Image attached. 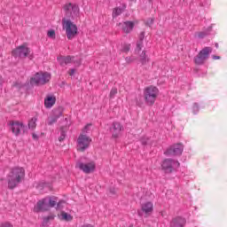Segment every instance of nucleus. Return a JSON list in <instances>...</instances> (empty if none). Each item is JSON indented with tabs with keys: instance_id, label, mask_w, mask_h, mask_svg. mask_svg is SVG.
<instances>
[{
	"instance_id": "nucleus-4",
	"label": "nucleus",
	"mask_w": 227,
	"mask_h": 227,
	"mask_svg": "<svg viewBox=\"0 0 227 227\" xmlns=\"http://www.w3.org/2000/svg\"><path fill=\"white\" fill-rule=\"evenodd\" d=\"M62 25L64 29H66V35L68 40H74L77 35V25L74 24L70 20H63Z\"/></svg>"
},
{
	"instance_id": "nucleus-34",
	"label": "nucleus",
	"mask_w": 227,
	"mask_h": 227,
	"mask_svg": "<svg viewBox=\"0 0 227 227\" xmlns=\"http://www.w3.org/2000/svg\"><path fill=\"white\" fill-rule=\"evenodd\" d=\"M48 36H49V38H56V32L53 29L49 30Z\"/></svg>"
},
{
	"instance_id": "nucleus-38",
	"label": "nucleus",
	"mask_w": 227,
	"mask_h": 227,
	"mask_svg": "<svg viewBox=\"0 0 227 227\" xmlns=\"http://www.w3.org/2000/svg\"><path fill=\"white\" fill-rule=\"evenodd\" d=\"M0 227H13V225L8 222L0 224Z\"/></svg>"
},
{
	"instance_id": "nucleus-19",
	"label": "nucleus",
	"mask_w": 227,
	"mask_h": 227,
	"mask_svg": "<svg viewBox=\"0 0 227 227\" xmlns=\"http://www.w3.org/2000/svg\"><path fill=\"white\" fill-rule=\"evenodd\" d=\"M141 208L145 214H152L153 212V203L147 201L142 204Z\"/></svg>"
},
{
	"instance_id": "nucleus-13",
	"label": "nucleus",
	"mask_w": 227,
	"mask_h": 227,
	"mask_svg": "<svg viewBox=\"0 0 227 227\" xmlns=\"http://www.w3.org/2000/svg\"><path fill=\"white\" fill-rule=\"evenodd\" d=\"M75 167L78 168V169H81V171H83V173L90 175V173H93L95 171L96 165H95V162L93 161L89 163H83L82 161H78Z\"/></svg>"
},
{
	"instance_id": "nucleus-29",
	"label": "nucleus",
	"mask_w": 227,
	"mask_h": 227,
	"mask_svg": "<svg viewBox=\"0 0 227 227\" xmlns=\"http://www.w3.org/2000/svg\"><path fill=\"white\" fill-rule=\"evenodd\" d=\"M200 6H203L204 8H207V6H210V0H200Z\"/></svg>"
},
{
	"instance_id": "nucleus-27",
	"label": "nucleus",
	"mask_w": 227,
	"mask_h": 227,
	"mask_svg": "<svg viewBox=\"0 0 227 227\" xmlns=\"http://www.w3.org/2000/svg\"><path fill=\"white\" fill-rule=\"evenodd\" d=\"M145 47V45L143 44V41L138 40L137 42V49L136 51L137 52H141V51H143V48Z\"/></svg>"
},
{
	"instance_id": "nucleus-8",
	"label": "nucleus",
	"mask_w": 227,
	"mask_h": 227,
	"mask_svg": "<svg viewBox=\"0 0 227 227\" xmlns=\"http://www.w3.org/2000/svg\"><path fill=\"white\" fill-rule=\"evenodd\" d=\"M212 54V47H205L203 48L199 54L194 57V63L195 65H203L205 60L207 59Z\"/></svg>"
},
{
	"instance_id": "nucleus-5",
	"label": "nucleus",
	"mask_w": 227,
	"mask_h": 227,
	"mask_svg": "<svg viewBox=\"0 0 227 227\" xmlns=\"http://www.w3.org/2000/svg\"><path fill=\"white\" fill-rule=\"evenodd\" d=\"M180 168V162L174 159H165L161 162V169L164 173L169 174L173 173V171H176Z\"/></svg>"
},
{
	"instance_id": "nucleus-24",
	"label": "nucleus",
	"mask_w": 227,
	"mask_h": 227,
	"mask_svg": "<svg viewBox=\"0 0 227 227\" xmlns=\"http://www.w3.org/2000/svg\"><path fill=\"white\" fill-rule=\"evenodd\" d=\"M139 61L142 65H146L149 61L148 58H146V51H143L139 55Z\"/></svg>"
},
{
	"instance_id": "nucleus-26",
	"label": "nucleus",
	"mask_w": 227,
	"mask_h": 227,
	"mask_svg": "<svg viewBox=\"0 0 227 227\" xmlns=\"http://www.w3.org/2000/svg\"><path fill=\"white\" fill-rule=\"evenodd\" d=\"M122 12H123V9H121V7H117V8L114 9L113 17L116 18V17L121 15Z\"/></svg>"
},
{
	"instance_id": "nucleus-3",
	"label": "nucleus",
	"mask_w": 227,
	"mask_h": 227,
	"mask_svg": "<svg viewBox=\"0 0 227 227\" xmlns=\"http://www.w3.org/2000/svg\"><path fill=\"white\" fill-rule=\"evenodd\" d=\"M51 81V74L47 72H40L36 73L31 79L30 84L32 86H43V84H47Z\"/></svg>"
},
{
	"instance_id": "nucleus-6",
	"label": "nucleus",
	"mask_w": 227,
	"mask_h": 227,
	"mask_svg": "<svg viewBox=\"0 0 227 227\" xmlns=\"http://www.w3.org/2000/svg\"><path fill=\"white\" fill-rule=\"evenodd\" d=\"M64 10L66 12V16L69 19H73V20L78 19L80 15L79 5H77L76 4L69 3L64 6Z\"/></svg>"
},
{
	"instance_id": "nucleus-44",
	"label": "nucleus",
	"mask_w": 227,
	"mask_h": 227,
	"mask_svg": "<svg viewBox=\"0 0 227 227\" xmlns=\"http://www.w3.org/2000/svg\"><path fill=\"white\" fill-rule=\"evenodd\" d=\"M213 59H221V57H219V56H215V55H213Z\"/></svg>"
},
{
	"instance_id": "nucleus-17",
	"label": "nucleus",
	"mask_w": 227,
	"mask_h": 227,
	"mask_svg": "<svg viewBox=\"0 0 227 227\" xmlns=\"http://www.w3.org/2000/svg\"><path fill=\"white\" fill-rule=\"evenodd\" d=\"M123 131V127L120 122H114L113 123V130H112V137L115 139L120 137V134Z\"/></svg>"
},
{
	"instance_id": "nucleus-11",
	"label": "nucleus",
	"mask_w": 227,
	"mask_h": 227,
	"mask_svg": "<svg viewBox=\"0 0 227 227\" xmlns=\"http://www.w3.org/2000/svg\"><path fill=\"white\" fill-rule=\"evenodd\" d=\"M91 138L86 135H80L77 139V148L80 152H84L90 148Z\"/></svg>"
},
{
	"instance_id": "nucleus-42",
	"label": "nucleus",
	"mask_w": 227,
	"mask_h": 227,
	"mask_svg": "<svg viewBox=\"0 0 227 227\" xmlns=\"http://www.w3.org/2000/svg\"><path fill=\"white\" fill-rule=\"evenodd\" d=\"M75 74V69H71L70 71H69V75H74Z\"/></svg>"
},
{
	"instance_id": "nucleus-12",
	"label": "nucleus",
	"mask_w": 227,
	"mask_h": 227,
	"mask_svg": "<svg viewBox=\"0 0 227 227\" xmlns=\"http://www.w3.org/2000/svg\"><path fill=\"white\" fill-rule=\"evenodd\" d=\"M29 48H27L26 45H20L18 48H16L15 50H13L12 51V55L14 58H20V59H24V58H27V56H29Z\"/></svg>"
},
{
	"instance_id": "nucleus-37",
	"label": "nucleus",
	"mask_w": 227,
	"mask_h": 227,
	"mask_svg": "<svg viewBox=\"0 0 227 227\" xmlns=\"http://www.w3.org/2000/svg\"><path fill=\"white\" fill-rule=\"evenodd\" d=\"M90 127H91V124H87V125L83 128V129H82L83 134H86V133L90 132Z\"/></svg>"
},
{
	"instance_id": "nucleus-23",
	"label": "nucleus",
	"mask_w": 227,
	"mask_h": 227,
	"mask_svg": "<svg viewBox=\"0 0 227 227\" xmlns=\"http://www.w3.org/2000/svg\"><path fill=\"white\" fill-rule=\"evenodd\" d=\"M212 31V27H208L206 30L197 33L198 38L203 39L205 36H208Z\"/></svg>"
},
{
	"instance_id": "nucleus-36",
	"label": "nucleus",
	"mask_w": 227,
	"mask_h": 227,
	"mask_svg": "<svg viewBox=\"0 0 227 227\" xmlns=\"http://www.w3.org/2000/svg\"><path fill=\"white\" fill-rule=\"evenodd\" d=\"M130 51V44H124L122 47V52H129Z\"/></svg>"
},
{
	"instance_id": "nucleus-18",
	"label": "nucleus",
	"mask_w": 227,
	"mask_h": 227,
	"mask_svg": "<svg viewBox=\"0 0 227 227\" xmlns=\"http://www.w3.org/2000/svg\"><path fill=\"white\" fill-rule=\"evenodd\" d=\"M119 27L122 29L123 33H130L132 29H134V22L132 21H125L122 23H119Z\"/></svg>"
},
{
	"instance_id": "nucleus-21",
	"label": "nucleus",
	"mask_w": 227,
	"mask_h": 227,
	"mask_svg": "<svg viewBox=\"0 0 227 227\" xmlns=\"http://www.w3.org/2000/svg\"><path fill=\"white\" fill-rule=\"evenodd\" d=\"M47 204L49 205V208H53L56 205H58V198L56 197H47Z\"/></svg>"
},
{
	"instance_id": "nucleus-2",
	"label": "nucleus",
	"mask_w": 227,
	"mask_h": 227,
	"mask_svg": "<svg viewBox=\"0 0 227 227\" xmlns=\"http://www.w3.org/2000/svg\"><path fill=\"white\" fill-rule=\"evenodd\" d=\"M157 97H159V89L157 87L150 85L144 90V100L147 106H153Z\"/></svg>"
},
{
	"instance_id": "nucleus-32",
	"label": "nucleus",
	"mask_w": 227,
	"mask_h": 227,
	"mask_svg": "<svg viewBox=\"0 0 227 227\" xmlns=\"http://www.w3.org/2000/svg\"><path fill=\"white\" fill-rule=\"evenodd\" d=\"M67 203L65 200H60L57 203V210H61L63 206Z\"/></svg>"
},
{
	"instance_id": "nucleus-20",
	"label": "nucleus",
	"mask_w": 227,
	"mask_h": 227,
	"mask_svg": "<svg viewBox=\"0 0 227 227\" xmlns=\"http://www.w3.org/2000/svg\"><path fill=\"white\" fill-rule=\"evenodd\" d=\"M56 104V98H53L51 96H49L46 99H44V106L48 109L52 107Z\"/></svg>"
},
{
	"instance_id": "nucleus-31",
	"label": "nucleus",
	"mask_w": 227,
	"mask_h": 227,
	"mask_svg": "<svg viewBox=\"0 0 227 227\" xmlns=\"http://www.w3.org/2000/svg\"><path fill=\"white\" fill-rule=\"evenodd\" d=\"M192 113H193V114H196L197 113H200V105H198V103L193 104Z\"/></svg>"
},
{
	"instance_id": "nucleus-30",
	"label": "nucleus",
	"mask_w": 227,
	"mask_h": 227,
	"mask_svg": "<svg viewBox=\"0 0 227 227\" xmlns=\"http://www.w3.org/2000/svg\"><path fill=\"white\" fill-rule=\"evenodd\" d=\"M12 88H15L16 90H21V88H24V85L20 82H15L12 85Z\"/></svg>"
},
{
	"instance_id": "nucleus-22",
	"label": "nucleus",
	"mask_w": 227,
	"mask_h": 227,
	"mask_svg": "<svg viewBox=\"0 0 227 227\" xmlns=\"http://www.w3.org/2000/svg\"><path fill=\"white\" fill-rule=\"evenodd\" d=\"M59 217L61 219V221H66V222H70L74 219V216L71 215L70 214L65 212V211H62L59 215Z\"/></svg>"
},
{
	"instance_id": "nucleus-45",
	"label": "nucleus",
	"mask_w": 227,
	"mask_h": 227,
	"mask_svg": "<svg viewBox=\"0 0 227 227\" xmlns=\"http://www.w3.org/2000/svg\"><path fill=\"white\" fill-rule=\"evenodd\" d=\"M110 192H111L112 194H116V190H115V189H111V190H110Z\"/></svg>"
},
{
	"instance_id": "nucleus-35",
	"label": "nucleus",
	"mask_w": 227,
	"mask_h": 227,
	"mask_svg": "<svg viewBox=\"0 0 227 227\" xmlns=\"http://www.w3.org/2000/svg\"><path fill=\"white\" fill-rule=\"evenodd\" d=\"M65 137H67V133L65 131H61L60 132V137H59V141H64L65 140Z\"/></svg>"
},
{
	"instance_id": "nucleus-9",
	"label": "nucleus",
	"mask_w": 227,
	"mask_h": 227,
	"mask_svg": "<svg viewBox=\"0 0 227 227\" xmlns=\"http://www.w3.org/2000/svg\"><path fill=\"white\" fill-rule=\"evenodd\" d=\"M184 152V145L182 144H174L170 145L165 152V155L168 157H178L182 155Z\"/></svg>"
},
{
	"instance_id": "nucleus-33",
	"label": "nucleus",
	"mask_w": 227,
	"mask_h": 227,
	"mask_svg": "<svg viewBox=\"0 0 227 227\" xmlns=\"http://www.w3.org/2000/svg\"><path fill=\"white\" fill-rule=\"evenodd\" d=\"M118 93V90L116 88H113L110 91V98H114V95Z\"/></svg>"
},
{
	"instance_id": "nucleus-41",
	"label": "nucleus",
	"mask_w": 227,
	"mask_h": 227,
	"mask_svg": "<svg viewBox=\"0 0 227 227\" xmlns=\"http://www.w3.org/2000/svg\"><path fill=\"white\" fill-rule=\"evenodd\" d=\"M138 40H141V42H143V40H145V32L140 33Z\"/></svg>"
},
{
	"instance_id": "nucleus-46",
	"label": "nucleus",
	"mask_w": 227,
	"mask_h": 227,
	"mask_svg": "<svg viewBox=\"0 0 227 227\" xmlns=\"http://www.w3.org/2000/svg\"><path fill=\"white\" fill-rule=\"evenodd\" d=\"M4 81H3V76H0V85L3 84Z\"/></svg>"
},
{
	"instance_id": "nucleus-10",
	"label": "nucleus",
	"mask_w": 227,
	"mask_h": 227,
	"mask_svg": "<svg viewBox=\"0 0 227 227\" xmlns=\"http://www.w3.org/2000/svg\"><path fill=\"white\" fill-rule=\"evenodd\" d=\"M57 59L60 67H67V65H70V63H72L73 65H75V67H81V59H75V57L62 56V57H59Z\"/></svg>"
},
{
	"instance_id": "nucleus-39",
	"label": "nucleus",
	"mask_w": 227,
	"mask_h": 227,
	"mask_svg": "<svg viewBox=\"0 0 227 227\" xmlns=\"http://www.w3.org/2000/svg\"><path fill=\"white\" fill-rule=\"evenodd\" d=\"M125 59L128 63H132V61H134L136 59H134V57H126Z\"/></svg>"
},
{
	"instance_id": "nucleus-47",
	"label": "nucleus",
	"mask_w": 227,
	"mask_h": 227,
	"mask_svg": "<svg viewBox=\"0 0 227 227\" xmlns=\"http://www.w3.org/2000/svg\"><path fill=\"white\" fill-rule=\"evenodd\" d=\"M215 45L216 49H219V43H215Z\"/></svg>"
},
{
	"instance_id": "nucleus-49",
	"label": "nucleus",
	"mask_w": 227,
	"mask_h": 227,
	"mask_svg": "<svg viewBox=\"0 0 227 227\" xmlns=\"http://www.w3.org/2000/svg\"><path fill=\"white\" fill-rule=\"evenodd\" d=\"M3 182V179H0V184Z\"/></svg>"
},
{
	"instance_id": "nucleus-28",
	"label": "nucleus",
	"mask_w": 227,
	"mask_h": 227,
	"mask_svg": "<svg viewBox=\"0 0 227 227\" xmlns=\"http://www.w3.org/2000/svg\"><path fill=\"white\" fill-rule=\"evenodd\" d=\"M53 219H54V215H50L48 216L43 217V224H47V223H49V221H53Z\"/></svg>"
},
{
	"instance_id": "nucleus-16",
	"label": "nucleus",
	"mask_w": 227,
	"mask_h": 227,
	"mask_svg": "<svg viewBox=\"0 0 227 227\" xmlns=\"http://www.w3.org/2000/svg\"><path fill=\"white\" fill-rule=\"evenodd\" d=\"M187 223V220L182 216H177L173 218L170 223V227H184Z\"/></svg>"
},
{
	"instance_id": "nucleus-48",
	"label": "nucleus",
	"mask_w": 227,
	"mask_h": 227,
	"mask_svg": "<svg viewBox=\"0 0 227 227\" xmlns=\"http://www.w3.org/2000/svg\"><path fill=\"white\" fill-rule=\"evenodd\" d=\"M137 0H131L132 3H136Z\"/></svg>"
},
{
	"instance_id": "nucleus-7",
	"label": "nucleus",
	"mask_w": 227,
	"mask_h": 227,
	"mask_svg": "<svg viewBox=\"0 0 227 227\" xmlns=\"http://www.w3.org/2000/svg\"><path fill=\"white\" fill-rule=\"evenodd\" d=\"M8 125L10 127V129L12 130V134L18 137V136H20V134H24L27 130V127L24 125V123L19 121H10L8 122Z\"/></svg>"
},
{
	"instance_id": "nucleus-25",
	"label": "nucleus",
	"mask_w": 227,
	"mask_h": 227,
	"mask_svg": "<svg viewBox=\"0 0 227 227\" xmlns=\"http://www.w3.org/2000/svg\"><path fill=\"white\" fill-rule=\"evenodd\" d=\"M38 119L36 117H33L29 121H28V129L31 130H35L36 129V121Z\"/></svg>"
},
{
	"instance_id": "nucleus-15",
	"label": "nucleus",
	"mask_w": 227,
	"mask_h": 227,
	"mask_svg": "<svg viewBox=\"0 0 227 227\" xmlns=\"http://www.w3.org/2000/svg\"><path fill=\"white\" fill-rule=\"evenodd\" d=\"M61 116H63V110H61V108L54 110L53 115L48 119V125H54Z\"/></svg>"
},
{
	"instance_id": "nucleus-14",
	"label": "nucleus",
	"mask_w": 227,
	"mask_h": 227,
	"mask_svg": "<svg viewBox=\"0 0 227 227\" xmlns=\"http://www.w3.org/2000/svg\"><path fill=\"white\" fill-rule=\"evenodd\" d=\"M49 210V204L47 203V199H43L38 200L36 205L34 207V212L38 214V212H47Z\"/></svg>"
},
{
	"instance_id": "nucleus-43",
	"label": "nucleus",
	"mask_w": 227,
	"mask_h": 227,
	"mask_svg": "<svg viewBox=\"0 0 227 227\" xmlns=\"http://www.w3.org/2000/svg\"><path fill=\"white\" fill-rule=\"evenodd\" d=\"M33 139H38V135L33 133L32 134Z\"/></svg>"
},
{
	"instance_id": "nucleus-1",
	"label": "nucleus",
	"mask_w": 227,
	"mask_h": 227,
	"mask_svg": "<svg viewBox=\"0 0 227 227\" xmlns=\"http://www.w3.org/2000/svg\"><path fill=\"white\" fill-rule=\"evenodd\" d=\"M24 176H26L24 168L15 167L12 168L7 176L9 189H15L22 182Z\"/></svg>"
},
{
	"instance_id": "nucleus-40",
	"label": "nucleus",
	"mask_w": 227,
	"mask_h": 227,
	"mask_svg": "<svg viewBox=\"0 0 227 227\" xmlns=\"http://www.w3.org/2000/svg\"><path fill=\"white\" fill-rule=\"evenodd\" d=\"M145 24H146V26H152V24H153V19L147 20Z\"/></svg>"
}]
</instances>
